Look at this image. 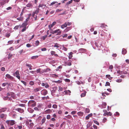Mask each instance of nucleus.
Returning <instances> with one entry per match:
<instances>
[{"mask_svg":"<svg viewBox=\"0 0 129 129\" xmlns=\"http://www.w3.org/2000/svg\"><path fill=\"white\" fill-rule=\"evenodd\" d=\"M110 85V83L108 82H106V83L105 85L106 86H109Z\"/></svg>","mask_w":129,"mask_h":129,"instance_id":"55","label":"nucleus"},{"mask_svg":"<svg viewBox=\"0 0 129 129\" xmlns=\"http://www.w3.org/2000/svg\"><path fill=\"white\" fill-rule=\"evenodd\" d=\"M40 90H41V88L40 87L37 88L33 89L34 91L35 92L39 91Z\"/></svg>","mask_w":129,"mask_h":129,"instance_id":"18","label":"nucleus"},{"mask_svg":"<svg viewBox=\"0 0 129 129\" xmlns=\"http://www.w3.org/2000/svg\"><path fill=\"white\" fill-rule=\"evenodd\" d=\"M107 25L104 24H100L99 26L101 27H104Z\"/></svg>","mask_w":129,"mask_h":129,"instance_id":"32","label":"nucleus"},{"mask_svg":"<svg viewBox=\"0 0 129 129\" xmlns=\"http://www.w3.org/2000/svg\"><path fill=\"white\" fill-rule=\"evenodd\" d=\"M25 65L27 67H28L29 68L30 67H32V66H31V65L30 64H27V63H26L25 64Z\"/></svg>","mask_w":129,"mask_h":129,"instance_id":"48","label":"nucleus"},{"mask_svg":"<svg viewBox=\"0 0 129 129\" xmlns=\"http://www.w3.org/2000/svg\"><path fill=\"white\" fill-rule=\"evenodd\" d=\"M40 43L39 41L37 40L36 41V42L35 43V45L36 46H37L39 44V43Z\"/></svg>","mask_w":129,"mask_h":129,"instance_id":"40","label":"nucleus"},{"mask_svg":"<svg viewBox=\"0 0 129 129\" xmlns=\"http://www.w3.org/2000/svg\"><path fill=\"white\" fill-rule=\"evenodd\" d=\"M62 10V9H57L56 11V12L58 13Z\"/></svg>","mask_w":129,"mask_h":129,"instance_id":"50","label":"nucleus"},{"mask_svg":"<svg viewBox=\"0 0 129 129\" xmlns=\"http://www.w3.org/2000/svg\"><path fill=\"white\" fill-rule=\"evenodd\" d=\"M66 117L68 119H70L71 117L72 116L71 115H68V116H66Z\"/></svg>","mask_w":129,"mask_h":129,"instance_id":"59","label":"nucleus"},{"mask_svg":"<svg viewBox=\"0 0 129 129\" xmlns=\"http://www.w3.org/2000/svg\"><path fill=\"white\" fill-rule=\"evenodd\" d=\"M21 125H14V128L15 129H19V128H21Z\"/></svg>","mask_w":129,"mask_h":129,"instance_id":"17","label":"nucleus"},{"mask_svg":"<svg viewBox=\"0 0 129 129\" xmlns=\"http://www.w3.org/2000/svg\"><path fill=\"white\" fill-rule=\"evenodd\" d=\"M47 35H45L44 36H43L42 37V38L43 40H45V39L47 37Z\"/></svg>","mask_w":129,"mask_h":129,"instance_id":"47","label":"nucleus"},{"mask_svg":"<svg viewBox=\"0 0 129 129\" xmlns=\"http://www.w3.org/2000/svg\"><path fill=\"white\" fill-rule=\"evenodd\" d=\"M16 111H18L19 112L21 113H22L24 112V110L20 108H18L15 109Z\"/></svg>","mask_w":129,"mask_h":129,"instance_id":"7","label":"nucleus"},{"mask_svg":"<svg viewBox=\"0 0 129 129\" xmlns=\"http://www.w3.org/2000/svg\"><path fill=\"white\" fill-rule=\"evenodd\" d=\"M79 51L81 53H83L86 51V49L82 48L80 49H79Z\"/></svg>","mask_w":129,"mask_h":129,"instance_id":"11","label":"nucleus"},{"mask_svg":"<svg viewBox=\"0 0 129 129\" xmlns=\"http://www.w3.org/2000/svg\"><path fill=\"white\" fill-rule=\"evenodd\" d=\"M128 71V69H127L126 70V71H122V74H126L128 73L127 71Z\"/></svg>","mask_w":129,"mask_h":129,"instance_id":"31","label":"nucleus"},{"mask_svg":"<svg viewBox=\"0 0 129 129\" xmlns=\"http://www.w3.org/2000/svg\"><path fill=\"white\" fill-rule=\"evenodd\" d=\"M107 115L108 116H111V115H112V113H111V112H107Z\"/></svg>","mask_w":129,"mask_h":129,"instance_id":"46","label":"nucleus"},{"mask_svg":"<svg viewBox=\"0 0 129 129\" xmlns=\"http://www.w3.org/2000/svg\"><path fill=\"white\" fill-rule=\"evenodd\" d=\"M45 112L46 114H49L52 112V110L50 109H48L45 111Z\"/></svg>","mask_w":129,"mask_h":129,"instance_id":"20","label":"nucleus"},{"mask_svg":"<svg viewBox=\"0 0 129 129\" xmlns=\"http://www.w3.org/2000/svg\"><path fill=\"white\" fill-rule=\"evenodd\" d=\"M117 74H119V75L122 74V71H117Z\"/></svg>","mask_w":129,"mask_h":129,"instance_id":"43","label":"nucleus"},{"mask_svg":"<svg viewBox=\"0 0 129 129\" xmlns=\"http://www.w3.org/2000/svg\"><path fill=\"white\" fill-rule=\"evenodd\" d=\"M71 60H69L68 61V62H67V64L69 66H71Z\"/></svg>","mask_w":129,"mask_h":129,"instance_id":"23","label":"nucleus"},{"mask_svg":"<svg viewBox=\"0 0 129 129\" xmlns=\"http://www.w3.org/2000/svg\"><path fill=\"white\" fill-rule=\"evenodd\" d=\"M14 75L18 79L20 80V77L19 76L20 74L19 73V71H17L14 74Z\"/></svg>","mask_w":129,"mask_h":129,"instance_id":"4","label":"nucleus"},{"mask_svg":"<svg viewBox=\"0 0 129 129\" xmlns=\"http://www.w3.org/2000/svg\"><path fill=\"white\" fill-rule=\"evenodd\" d=\"M127 52L126 50V49H125L124 48H123L122 49V53L123 54H125Z\"/></svg>","mask_w":129,"mask_h":129,"instance_id":"24","label":"nucleus"},{"mask_svg":"<svg viewBox=\"0 0 129 129\" xmlns=\"http://www.w3.org/2000/svg\"><path fill=\"white\" fill-rule=\"evenodd\" d=\"M92 115V113L88 114L87 116L85 117L86 119V120H88L89 119V117H91Z\"/></svg>","mask_w":129,"mask_h":129,"instance_id":"14","label":"nucleus"},{"mask_svg":"<svg viewBox=\"0 0 129 129\" xmlns=\"http://www.w3.org/2000/svg\"><path fill=\"white\" fill-rule=\"evenodd\" d=\"M21 81L25 86H26V83L25 82L22 80H21Z\"/></svg>","mask_w":129,"mask_h":129,"instance_id":"42","label":"nucleus"},{"mask_svg":"<svg viewBox=\"0 0 129 129\" xmlns=\"http://www.w3.org/2000/svg\"><path fill=\"white\" fill-rule=\"evenodd\" d=\"M1 70L3 71H5V68L4 67H2L1 68Z\"/></svg>","mask_w":129,"mask_h":129,"instance_id":"64","label":"nucleus"},{"mask_svg":"<svg viewBox=\"0 0 129 129\" xmlns=\"http://www.w3.org/2000/svg\"><path fill=\"white\" fill-rule=\"evenodd\" d=\"M36 102L34 100H31L29 101L28 105L29 106L31 107H34L36 105Z\"/></svg>","mask_w":129,"mask_h":129,"instance_id":"2","label":"nucleus"},{"mask_svg":"<svg viewBox=\"0 0 129 129\" xmlns=\"http://www.w3.org/2000/svg\"><path fill=\"white\" fill-rule=\"evenodd\" d=\"M86 92H85L84 93H82L81 94V97H84L85 96L86 94Z\"/></svg>","mask_w":129,"mask_h":129,"instance_id":"33","label":"nucleus"},{"mask_svg":"<svg viewBox=\"0 0 129 129\" xmlns=\"http://www.w3.org/2000/svg\"><path fill=\"white\" fill-rule=\"evenodd\" d=\"M63 88L61 87H59V90L58 91H62L63 90Z\"/></svg>","mask_w":129,"mask_h":129,"instance_id":"36","label":"nucleus"},{"mask_svg":"<svg viewBox=\"0 0 129 129\" xmlns=\"http://www.w3.org/2000/svg\"><path fill=\"white\" fill-rule=\"evenodd\" d=\"M41 85L43 86H45V88H47L49 87V86L47 83H42Z\"/></svg>","mask_w":129,"mask_h":129,"instance_id":"8","label":"nucleus"},{"mask_svg":"<svg viewBox=\"0 0 129 129\" xmlns=\"http://www.w3.org/2000/svg\"><path fill=\"white\" fill-rule=\"evenodd\" d=\"M26 6L27 7L30 8H31L33 6V5L31 3L28 4Z\"/></svg>","mask_w":129,"mask_h":129,"instance_id":"30","label":"nucleus"},{"mask_svg":"<svg viewBox=\"0 0 129 129\" xmlns=\"http://www.w3.org/2000/svg\"><path fill=\"white\" fill-rule=\"evenodd\" d=\"M76 113V111H73L71 112V114L72 115H74Z\"/></svg>","mask_w":129,"mask_h":129,"instance_id":"60","label":"nucleus"},{"mask_svg":"<svg viewBox=\"0 0 129 129\" xmlns=\"http://www.w3.org/2000/svg\"><path fill=\"white\" fill-rule=\"evenodd\" d=\"M73 0H71V1H69L67 2V5L71 3H72V2Z\"/></svg>","mask_w":129,"mask_h":129,"instance_id":"57","label":"nucleus"},{"mask_svg":"<svg viewBox=\"0 0 129 129\" xmlns=\"http://www.w3.org/2000/svg\"><path fill=\"white\" fill-rule=\"evenodd\" d=\"M46 70L45 69H44L43 70H42V71H41L40 74H42L43 73H46Z\"/></svg>","mask_w":129,"mask_h":129,"instance_id":"49","label":"nucleus"},{"mask_svg":"<svg viewBox=\"0 0 129 129\" xmlns=\"http://www.w3.org/2000/svg\"><path fill=\"white\" fill-rule=\"evenodd\" d=\"M67 26V22H66L63 24L62 25H61V27L62 29H63L64 28L66 27Z\"/></svg>","mask_w":129,"mask_h":129,"instance_id":"15","label":"nucleus"},{"mask_svg":"<svg viewBox=\"0 0 129 129\" xmlns=\"http://www.w3.org/2000/svg\"><path fill=\"white\" fill-rule=\"evenodd\" d=\"M46 118L45 117H44L43 119H42L41 120V123L42 124H43L46 121Z\"/></svg>","mask_w":129,"mask_h":129,"instance_id":"29","label":"nucleus"},{"mask_svg":"<svg viewBox=\"0 0 129 129\" xmlns=\"http://www.w3.org/2000/svg\"><path fill=\"white\" fill-rule=\"evenodd\" d=\"M107 120V119L106 118L104 117L103 119V122L104 123H105V122Z\"/></svg>","mask_w":129,"mask_h":129,"instance_id":"56","label":"nucleus"},{"mask_svg":"<svg viewBox=\"0 0 129 129\" xmlns=\"http://www.w3.org/2000/svg\"><path fill=\"white\" fill-rule=\"evenodd\" d=\"M122 81V80L121 79H117L116 81V82H118V83H120V82H121Z\"/></svg>","mask_w":129,"mask_h":129,"instance_id":"53","label":"nucleus"},{"mask_svg":"<svg viewBox=\"0 0 129 129\" xmlns=\"http://www.w3.org/2000/svg\"><path fill=\"white\" fill-rule=\"evenodd\" d=\"M51 118V116L50 115H48L47 116V118L48 119H49Z\"/></svg>","mask_w":129,"mask_h":129,"instance_id":"58","label":"nucleus"},{"mask_svg":"<svg viewBox=\"0 0 129 129\" xmlns=\"http://www.w3.org/2000/svg\"><path fill=\"white\" fill-rule=\"evenodd\" d=\"M29 84L30 85H33L34 84V82L32 81H30L29 82Z\"/></svg>","mask_w":129,"mask_h":129,"instance_id":"37","label":"nucleus"},{"mask_svg":"<svg viewBox=\"0 0 129 129\" xmlns=\"http://www.w3.org/2000/svg\"><path fill=\"white\" fill-rule=\"evenodd\" d=\"M93 121L94 122V123H95L97 125H99V123L97 121H96V120H93Z\"/></svg>","mask_w":129,"mask_h":129,"instance_id":"38","label":"nucleus"},{"mask_svg":"<svg viewBox=\"0 0 129 129\" xmlns=\"http://www.w3.org/2000/svg\"><path fill=\"white\" fill-rule=\"evenodd\" d=\"M52 107L54 108H57V106L56 105H53L52 106Z\"/></svg>","mask_w":129,"mask_h":129,"instance_id":"62","label":"nucleus"},{"mask_svg":"<svg viewBox=\"0 0 129 129\" xmlns=\"http://www.w3.org/2000/svg\"><path fill=\"white\" fill-rule=\"evenodd\" d=\"M41 69L40 68L37 69L36 70V72L37 73H39L40 74V72H41Z\"/></svg>","mask_w":129,"mask_h":129,"instance_id":"41","label":"nucleus"},{"mask_svg":"<svg viewBox=\"0 0 129 129\" xmlns=\"http://www.w3.org/2000/svg\"><path fill=\"white\" fill-rule=\"evenodd\" d=\"M72 28L71 26L68 27H67L64 30V31L65 32H66L70 30Z\"/></svg>","mask_w":129,"mask_h":129,"instance_id":"9","label":"nucleus"},{"mask_svg":"<svg viewBox=\"0 0 129 129\" xmlns=\"http://www.w3.org/2000/svg\"><path fill=\"white\" fill-rule=\"evenodd\" d=\"M12 56L13 55L11 53H9L8 55V59H9L12 58Z\"/></svg>","mask_w":129,"mask_h":129,"instance_id":"28","label":"nucleus"},{"mask_svg":"<svg viewBox=\"0 0 129 129\" xmlns=\"http://www.w3.org/2000/svg\"><path fill=\"white\" fill-rule=\"evenodd\" d=\"M55 52L54 51H51V54L52 56L54 55L55 56H58V55L55 54Z\"/></svg>","mask_w":129,"mask_h":129,"instance_id":"10","label":"nucleus"},{"mask_svg":"<svg viewBox=\"0 0 129 129\" xmlns=\"http://www.w3.org/2000/svg\"><path fill=\"white\" fill-rule=\"evenodd\" d=\"M47 91L46 89L43 90L41 92V94L44 95H46L47 94Z\"/></svg>","mask_w":129,"mask_h":129,"instance_id":"6","label":"nucleus"},{"mask_svg":"<svg viewBox=\"0 0 129 129\" xmlns=\"http://www.w3.org/2000/svg\"><path fill=\"white\" fill-rule=\"evenodd\" d=\"M6 79H9L10 80H12L14 78L12 76H11L10 75L8 74H6Z\"/></svg>","mask_w":129,"mask_h":129,"instance_id":"5","label":"nucleus"},{"mask_svg":"<svg viewBox=\"0 0 129 129\" xmlns=\"http://www.w3.org/2000/svg\"><path fill=\"white\" fill-rule=\"evenodd\" d=\"M56 24V22H54L51 24H50L48 26L49 28H50L52 27L54 25H55Z\"/></svg>","mask_w":129,"mask_h":129,"instance_id":"12","label":"nucleus"},{"mask_svg":"<svg viewBox=\"0 0 129 129\" xmlns=\"http://www.w3.org/2000/svg\"><path fill=\"white\" fill-rule=\"evenodd\" d=\"M62 81L60 80H58L57 81H54V82L55 83H60L62 82Z\"/></svg>","mask_w":129,"mask_h":129,"instance_id":"52","label":"nucleus"},{"mask_svg":"<svg viewBox=\"0 0 129 129\" xmlns=\"http://www.w3.org/2000/svg\"><path fill=\"white\" fill-rule=\"evenodd\" d=\"M61 33V31H60V29H58L55 30H52L51 32V33L53 34L57 33V35H60Z\"/></svg>","mask_w":129,"mask_h":129,"instance_id":"3","label":"nucleus"},{"mask_svg":"<svg viewBox=\"0 0 129 129\" xmlns=\"http://www.w3.org/2000/svg\"><path fill=\"white\" fill-rule=\"evenodd\" d=\"M60 46V45L57 43H55L54 46V47H56L57 48H59Z\"/></svg>","mask_w":129,"mask_h":129,"instance_id":"26","label":"nucleus"},{"mask_svg":"<svg viewBox=\"0 0 129 129\" xmlns=\"http://www.w3.org/2000/svg\"><path fill=\"white\" fill-rule=\"evenodd\" d=\"M38 57V56L37 55L32 56L31 57V59H35L37 58Z\"/></svg>","mask_w":129,"mask_h":129,"instance_id":"34","label":"nucleus"},{"mask_svg":"<svg viewBox=\"0 0 129 129\" xmlns=\"http://www.w3.org/2000/svg\"><path fill=\"white\" fill-rule=\"evenodd\" d=\"M15 121L13 120H8L5 121V122L8 126H12L15 124Z\"/></svg>","mask_w":129,"mask_h":129,"instance_id":"1","label":"nucleus"},{"mask_svg":"<svg viewBox=\"0 0 129 129\" xmlns=\"http://www.w3.org/2000/svg\"><path fill=\"white\" fill-rule=\"evenodd\" d=\"M77 114L79 116H82L83 114V112H80L77 113Z\"/></svg>","mask_w":129,"mask_h":129,"instance_id":"25","label":"nucleus"},{"mask_svg":"<svg viewBox=\"0 0 129 129\" xmlns=\"http://www.w3.org/2000/svg\"><path fill=\"white\" fill-rule=\"evenodd\" d=\"M40 10V9L38 8L37 9H36L35 11L34 12V14H37L39 13Z\"/></svg>","mask_w":129,"mask_h":129,"instance_id":"27","label":"nucleus"},{"mask_svg":"<svg viewBox=\"0 0 129 129\" xmlns=\"http://www.w3.org/2000/svg\"><path fill=\"white\" fill-rule=\"evenodd\" d=\"M7 109L6 108H3L0 109V112H4L5 111H6L7 110Z\"/></svg>","mask_w":129,"mask_h":129,"instance_id":"19","label":"nucleus"},{"mask_svg":"<svg viewBox=\"0 0 129 129\" xmlns=\"http://www.w3.org/2000/svg\"><path fill=\"white\" fill-rule=\"evenodd\" d=\"M27 23L24 22L21 25L20 27H26V26L27 25Z\"/></svg>","mask_w":129,"mask_h":129,"instance_id":"16","label":"nucleus"},{"mask_svg":"<svg viewBox=\"0 0 129 129\" xmlns=\"http://www.w3.org/2000/svg\"><path fill=\"white\" fill-rule=\"evenodd\" d=\"M102 105L103 108H105L106 107V106L107 105V104L106 103L103 102V103Z\"/></svg>","mask_w":129,"mask_h":129,"instance_id":"35","label":"nucleus"},{"mask_svg":"<svg viewBox=\"0 0 129 129\" xmlns=\"http://www.w3.org/2000/svg\"><path fill=\"white\" fill-rule=\"evenodd\" d=\"M17 19L20 21H22L23 20V17L22 16H20V17L17 18Z\"/></svg>","mask_w":129,"mask_h":129,"instance_id":"22","label":"nucleus"},{"mask_svg":"<svg viewBox=\"0 0 129 129\" xmlns=\"http://www.w3.org/2000/svg\"><path fill=\"white\" fill-rule=\"evenodd\" d=\"M8 97L7 96H6L4 97V99L5 100H8Z\"/></svg>","mask_w":129,"mask_h":129,"instance_id":"63","label":"nucleus"},{"mask_svg":"<svg viewBox=\"0 0 129 129\" xmlns=\"http://www.w3.org/2000/svg\"><path fill=\"white\" fill-rule=\"evenodd\" d=\"M113 68V66L112 65H111L109 66V69L110 70H112ZM111 72L112 71V70H111Z\"/></svg>","mask_w":129,"mask_h":129,"instance_id":"51","label":"nucleus"},{"mask_svg":"<svg viewBox=\"0 0 129 129\" xmlns=\"http://www.w3.org/2000/svg\"><path fill=\"white\" fill-rule=\"evenodd\" d=\"M106 76L109 79H110L112 78L110 77V75H106Z\"/></svg>","mask_w":129,"mask_h":129,"instance_id":"44","label":"nucleus"},{"mask_svg":"<svg viewBox=\"0 0 129 129\" xmlns=\"http://www.w3.org/2000/svg\"><path fill=\"white\" fill-rule=\"evenodd\" d=\"M65 80V81L66 82L69 83L70 82V79H64Z\"/></svg>","mask_w":129,"mask_h":129,"instance_id":"39","label":"nucleus"},{"mask_svg":"<svg viewBox=\"0 0 129 129\" xmlns=\"http://www.w3.org/2000/svg\"><path fill=\"white\" fill-rule=\"evenodd\" d=\"M6 115L4 114H2L0 115V117L1 118H6Z\"/></svg>","mask_w":129,"mask_h":129,"instance_id":"21","label":"nucleus"},{"mask_svg":"<svg viewBox=\"0 0 129 129\" xmlns=\"http://www.w3.org/2000/svg\"><path fill=\"white\" fill-rule=\"evenodd\" d=\"M73 54V53L72 52H71L69 53V55L68 57L69 59H71L73 57L72 54Z\"/></svg>","mask_w":129,"mask_h":129,"instance_id":"13","label":"nucleus"},{"mask_svg":"<svg viewBox=\"0 0 129 129\" xmlns=\"http://www.w3.org/2000/svg\"><path fill=\"white\" fill-rule=\"evenodd\" d=\"M24 27V28L21 30V31L22 32H24V31H25L26 29V27Z\"/></svg>","mask_w":129,"mask_h":129,"instance_id":"54","label":"nucleus"},{"mask_svg":"<svg viewBox=\"0 0 129 129\" xmlns=\"http://www.w3.org/2000/svg\"><path fill=\"white\" fill-rule=\"evenodd\" d=\"M68 36V34H64L62 36L63 38H66Z\"/></svg>","mask_w":129,"mask_h":129,"instance_id":"45","label":"nucleus"},{"mask_svg":"<svg viewBox=\"0 0 129 129\" xmlns=\"http://www.w3.org/2000/svg\"><path fill=\"white\" fill-rule=\"evenodd\" d=\"M67 22V26L68 25L69 26H70L72 24V23L71 22Z\"/></svg>","mask_w":129,"mask_h":129,"instance_id":"61","label":"nucleus"}]
</instances>
